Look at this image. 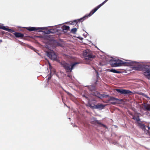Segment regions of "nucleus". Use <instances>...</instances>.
<instances>
[{
  "label": "nucleus",
  "instance_id": "f257e3e1",
  "mask_svg": "<svg viewBox=\"0 0 150 150\" xmlns=\"http://www.w3.org/2000/svg\"><path fill=\"white\" fill-rule=\"evenodd\" d=\"M135 64L137 66L135 67V69L139 71H143L144 75L148 79L150 80V65H142L137 62L134 64Z\"/></svg>",
  "mask_w": 150,
  "mask_h": 150
},
{
  "label": "nucleus",
  "instance_id": "f03ea898",
  "mask_svg": "<svg viewBox=\"0 0 150 150\" xmlns=\"http://www.w3.org/2000/svg\"><path fill=\"white\" fill-rule=\"evenodd\" d=\"M126 62H124L121 60H114L113 61L111 64L112 67H116L121 66L122 65L126 66H135L134 64L136 63V62L133 61L129 60H125Z\"/></svg>",
  "mask_w": 150,
  "mask_h": 150
},
{
  "label": "nucleus",
  "instance_id": "7ed1b4c3",
  "mask_svg": "<svg viewBox=\"0 0 150 150\" xmlns=\"http://www.w3.org/2000/svg\"><path fill=\"white\" fill-rule=\"evenodd\" d=\"M62 67L66 70L67 72H69L67 75L68 77L72 79V76L71 73L72 70L75 68L76 66L79 64L78 62L74 63H67L64 62L61 63Z\"/></svg>",
  "mask_w": 150,
  "mask_h": 150
},
{
  "label": "nucleus",
  "instance_id": "20e7f679",
  "mask_svg": "<svg viewBox=\"0 0 150 150\" xmlns=\"http://www.w3.org/2000/svg\"><path fill=\"white\" fill-rule=\"evenodd\" d=\"M83 56L85 59L91 60V59L94 57L95 56L93 55L91 51L89 50H86L83 52Z\"/></svg>",
  "mask_w": 150,
  "mask_h": 150
},
{
  "label": "nucleus",
  "instance_id": "39448f33",
  "mask_svg": "<svg viewBox=\"0 0 150 150\" xmlns=\"http://www.w3.org/2000/svg\"><path fill=\"white\" fill-rule=\"evenodd\" d=\"M47 56L51 60L57 61V56L53 50L47 51L46 52Z\"/></svg>",
  "mask_w": 150,
  "mask_h": 150
},
{
  "label": "nucleus",
  "instance_id": "423d86ee",
  "mask_svg": "<svg viewBox=\"0 0 150 150\" xmlns=\"http://www.w3.org/2000/svg\"><path fill=\"white\" fill-rule=\"evenodd\" d=\"M48 27H27L26 29L28 30L31 31H33L38 30V32H41L42 30H47Z\"/></svg>",
  "mask_w": 150,
  "mask_h": 150
},
{
  "label": "nucleus",
  "instance_id": "0eeeda50",
  "mask_svg": "<svg viewBox=\"0 0 150 150\" xmlns=\"http://www.w3.org/2000/svg\"><path fill=\"white\" fill-rule=\"evenodd\" d=\"M119 100V99L117 98L112 97H110V98L107 100L106 103H108L109 101H112L114 102H110V103L112 105H115L117 102Z\"/></svg>",
  "mask_w": 150,
  "mask_h": 150
},
{
  "label": "nucleus",
  "instance_id": "6e6552de",
  "mask_svg": "<svg viewBox=\"0 0 150 150\" xmlns=\"http://www.w3.org/2000/svg\"><path fill=\"white\" fill-rule=\"evenodd\" d=\"M116 91L118 93L122 94H127L131 93V92L125 89H116Z\"/></svg>",
  "mask_w": 150,
  "mask_h": 150
},
{
  "label": "nucleus",
  "instance_id": "1a4fd4ad",
  "mask_svg": "<svg viewBox=\"0 0 150 150\" xmlns=\"http://www.w3.org/2000/svg\"><path fill=\"white\" fill-rule=\"evenodd\" d=\"M105 105L102 104L98 103L96 105H94L93 107L95 109H97L100 110L103 109L105 106Z\"/></svg>",
  "mask_w": 150,
  "mask_h": 150
},
{
  "label": "nucleus",
  "instance_id": "9d476101",
  "mask_svg": "<svg viewBox=\"0 0 150 150\" xmlns=\"http://www.w3.org/2000/svg\"><path fill=\"white\" fill-rule=\"evenodd\" d=\"M41 32H43L44 33L46 34H48L50 33H54L55 32V31L54 29H50L46 31H43L42 30Z\"/></svg>",
  "mask_w": 150,
  "mask_h": 150
},
{
  "label": "nucleus",
  "instance_id": "9b49d317",
  "mask_svg": "<svg viewBox=\"0 0 150 150\" xmlns=\"http://www.w3.org/2000/svg\"><path fill=\"white\" fill-rule=\"evenodd\" d=\"M86 16H86V15H85L83 17L79 19L74 20V22H75L76 23L79 22H82L83 21H84L85 19L87 18Z\"/></svg>",
  "mask_w": 150,
  "mask_h": 150
},
{
  "label": "nucleus",
  "instance_id": "f8f14e48",
  "mask_svg": "<svg viewBox=\"0 0 150 150\" xmlns=\"http://www.w3.org/2000/svg\"><path fill=\"white\" fill-rule=\"evenodd\" d=\"M107 1L106 0H105L104 1L103 3L98 5V6H96V7L94 8L92 10V11L93 10L94 11V12H96Z\"/></svg>",
  "mask_w": 150,
  "mask_h": 150
},
{
  "label": "nucleus",
  "instance_id": "ddd939ff",
  "mask_svg": "<svg viewBox=\"0 0 150 150\" xmlns=\"http://www.w3.org/2000/svg\"><path fill=\"white\" fill-rule=\"evenodd\" d=\"M14 35L16 38H22L24 37V35L20 33L15 32L14 33Z\"/></svg>",
  "mask_w": 150,
  "mask_h": 150
},
{
  "label": "nucleus",
  "instance_id": "4468645a",
  "mask_svg": "<svg viewBox=\"0 0 150 150\" xmlns=\"http://www.w3.org/2000/svg\"><path fill=\"white\" fill-rule=\"evenodd\" d=\"M108 71L113 73H116L117 74H119L120 73V71H117L115 69H108Z\"/></svg>",
  "mask_w": 150,
  "mask_h": 150
},
{
  "label": "nucleus",
  "instance_id": "2eb2a0df",
  "mask_svg": "<svg viewBox=\"0 0 150 150\" xmlns=\"http://www.w3.org/2000/svg\"><path fill=\"white\" fill-rule=\"evenodd\" d=\"M139 125L140 128L144 131H145L146 130V126L144 124H143L141 123H139Z\"/></svg>",
  "mask_w": 150,
  "mask_h": 150
},
{
  "label": "nucleus",
  "instance_id": "dca6fc26",
  "mask_svg": "<svg viewBox=\"0 0 150 150\" xmlns=\"http://www.w3.org/2000/svg\"><path fill=\"white\" fill-rule=\"evenodd\" d=\"M96 12H94V11L93 10L92 11V10L90 13L89 14H86V16H87L86 17L87 18H88V17H89L91 16L93 14H94Z\"/></svg>",
  "mask_w": 150,
  "mask_h": 150
},
{
  "label": "nucleus",
  "instance_id": "f3484780",
  "mask_svg": "<svg viewBox=\"0 0 150 150\" xmlns=\"http://www.w3.org/2000/svg\"><path fill=\"white\" fill-rule=\"evenodd\" d=\"M109 95H105V94H100V96L99 98L101 99L102 98H106L107 97H109Z\"/></svg>",
  "mask_w": 150,
  "mask_h": 150
},
{
  "label": "nucleus",
  "instance_id": "a211bd4d",
  "mask_svg": "<svg viewBox=\"0 0 150 150\" xmlns=\"http://www.w3.org/2000/svg\"><path fill=\"white\" fill-rule=\"evenodd\" d=\"M70 27L68 26L64 25L62 27V29L63 30L67 31L69 30Z\"/></svg>",
  "mask_w": 150,
  "mask_h": 150
},
{
  "label": "nucleus",
  "instance_id": "6ab92c4d",
  "mask_svg": "<svg viewBox=\"0 0 150 150\" xmlns=\"http://www.w3.org/2000/svg\"><path fill=\"white\" fill-rule=\"evenodd\" d=\"M93 95L98 97L99 98L100 95V93L98 91H96L93 93Z\"/></svg>",
  "mask_w": 150,
  "mask_h": 150
},
{
  "label": "nucleus",
  "instance_id": "aec40b11",
  "mask_svg": "<svg viewBox=\"0 0 150 150\" xmlns=\"http://www.w3.org/2000/svg\"><path fill=\"white\" fill-rule=\"evenodd\" d=\"M88 88L91 91L95 90L96 89L95 87L93 85H91L90 86H89Z\"/></svg>",
  "mask_w": 150,
  "mask_h": 150
},
{
  "label": "nucleus",
  "instance_id": "412c9836",
  "mask_svg": "<svg viewBox=\"0 0 150 150\" xmlns=\"http://www.w3.org/2000/svg\"><path fill=\"white\" fill-rule=\"evenodd\" d=\"M144 107L146 110L150 111V105H145L144 106Z\"/></svg>",
  "mask_w": 150,
  "mask_h": 150
},
{
  "label": "nucleus",
  "instance_id": "4be33fe9",
  "mask_svg": "<svg viewBox=\"0 0 150 150\" xmlns=\"http://www.w3.org/2000/svg\"><path fill=\"white\" fill-rule=\"evenodd\" d=\"M77 31V29L76 28H74L72 29L71 30V32L73 33H75Z\"/></svg>",
  "mask_w": 150,
  "mask_h": 150
},
{
  "label": "nucleus",
  "instance_id": "5701e85b",
  "mask_svg": "<svg viewBox=\"0 0 150 150\" xmlns=\"http://www.w3.org/2000/svg\"><path fill=\"white\" fill-rule=\"evenodd\" d=\"M133 119L136 120L138 122L140 121V119L139 118V116L135 117H133Z\"/></svg>",
  "mask_w": 150,
  "mask_h": 150
},
{
  "label": "nucleus",
  "instance_id": "b1692460",
  "mask_svg": "<svg viewBox=\"0 0 150 150\" xmlns=\"http://www.w3.org/2000/svg\"><path fill=\"white\" fill-rule=\"evenodd\" d=\"M98 123L99 125V126L100 127H106V126L105 125H103V124H101L100 123L98 122Z\"/></svg>",
  "mask_w": 150,
  "mask_h": 150
},
{
  "label": "nucleus",
  "instance_id": "393cba45",
  "mask_svg": "<svg viewBox=\"0 0 150 150\" xmlns=\"http://www.w3.org/2000/svg\"><path fill=\"white\" fill-rule=\"evenodd\" d=\"M96 71V77H97V79H98V78H99V74H98V72L96 71V70H95Z\"/></svg>",
  "mask_w": 150,
  "mask_h": 150
},
{
  "label": "nucleus",
  "instance_id": "a878e982",
  "mask_svg": "<svg viewBox=\"0 0 150 150\" xmlns=\"http://www.w3.org/2000/svg\"><path fill=\"white\" fill-rule=\"evenodd\" d=\"M56 45L57 46H62V45L60 43L58 42H56Z\"/></svg>",
  "mask_w": 150,
  "mask_h": 150
},
{
  "label": "nucleus",
  "instance_id": "bb28decb",
  "mask_svg": "<svg viewBox=\"0 0 150 150\" xmlns=\"http://www.w3.org/2000/svg\"><path fill=\"white\" fill-rule=\"evenodd\" d=\"M76 23L75 22H74V20L72 22H71L70 24L71 25H74Z\"/></svg>",
  "mask_w": 150,
  "mask_h": 150
},
{
  "label": "nucleus",
  "instance_id": "cd10ccee",
  "mask_svg": "<svg viewBox=\"0 0 150 150\" xmlns=\"http://www.w3.org/2000/svg\"><path fill=\"white\" fill-rule=\"evenodd\" d=\"M30 48L32 50H33L35 51V49L34 48H33V47L31 46Z\"/></svg>",
  "mask_w": 150,
  "mask_h": 150
},
{
  "label": "nucleus",
  "instance_id": "c85d7f7f",
  "mask_svg": "<svg viewBox=\"0 0 150 150\" xmlns=\"http://www.w3.org/2000/svg\"><path fill=\"white\" fill-rule=\"evenodd\" d=\"M64 90V91L66 92V93L68 94V95H70V93L69 92H67V91H66L65 90Z\"/></svg>",
  "mask_w": 150,
  "mask_h": 150
},
{
  "label": "nucleus",
  "instance_id": "c756f323",
  "mask_svg": "<svg viewBox=\"0 0 150 150\" xmlns=\"http://www.w3.org/2000/svg\"><path fill=\"white\" fill-rule=\"evenodd\" d=\"M94 105L93 106H92L91 105H90V107L92 108H93V109H94Z\"/></svg>",
  "mask_w": 150,
  "mask_h": 150
},
{
  "label": "nucleus",
  "instance_id": "7c9ffc66",
  "mask_svg": "<svg viewBox=\"0 0 150 150\" xmlns=\"http://www.w3.org/2000/svg\"><path fill=\"white\" fill-rule=\"evenodd\" d=\"M117 144V142H114L113 143V144L115 145V144Z\"/></svg>",
  "mask_w": 150,
  "mask_h": 150
},
{
  "label": "nucleus",
  "instance_id": "2f4dec72",
  "mask_svg": "<svg viewBox=\"0 0 150 150\" xmlns=\"http://www.w3.org/2000/svg\"><path fill=\"white\" fill-rule=\"evenodd\" d=\"M51 76H49L48 78V80H49L50 79H51Z\"/></svg>",
  "mask_w": 150,
  "mask_h": 150
},
{
  "label": "nucleus",
  "instance_id": "473e14b6",
  "mask_svg": "<svg viewBox=\"0 0 150 150\" xmlns=\"http://www.w3.org/2000/svg\"><path fill=\"white\" fill-rule=\"evenodd\" d=\"M147 127L148 128V131L150 129V127H149V126H147Z\"/></svg>",
  "mask_w": 150,
  "mask_h": 150
},
{
  "label": "nucleus",
  "instance_id": "72a5a7b5",
  "mask_svg": "<svg viewBox=\"0 0 150 150\" xmlns=\"http://www.w3.org/2000/svg\"><path fill=\"white\" fill-rule=\"evenodd\" d=\"M145 97H146V98H148V96H147V95H145Z\"/></svg>",
  "mask_w": 150,
  "mask_h": 150
},
{
  "label": "nucleus",
  "instance_id": "f704fd0d",
  "mask_svg": "<svg viewBox=\"0 0 150 150\" xmlns=\"http://www.w3.org/2000/svg\"><path fill=\"white\" fill-rule=\"evenodd\" d=\"M2 40L0 39V42H2Z\"/></svg>",
  "mask_w": 150,
  "mask_h": 150
},
{
  "label": "nucleus",
  "instance_id": "c9c22d12",
  "mask_svg": "<svg viewBox=\"0 0 150 150\" xmlns=\"http://www.w3.org/2000/svg\"><path fill=\"white\" fill-rule=\"evenodd\" d=\"M73 126L74 127L75 126H76L75 125H73Z\"/></svg>",
  "mask_w": 150,
  "mask_h": 150
},
{
  "label": "nucleus",
  "instance_id": "e433bc0d",
  "mask_svg": "<svg viewBox=\"0 0 150 150\" xmlns=\"http://www.w3.org/2000/svg\"><path fill=\"white\" fill-rule=\"evenodd\" d=\"M82 39H83V38H81V40H82Z\"/></svg>",
  "mask_w": 150,
  "mask_h": 150
},
{
  "label": "nucleus",
  "instance_id": "4c0bfd02",
  "mask_svg": "<svg viewBox=\"0 0 150 150\" xmlns=\"http://www.w3.org/2000/svg\"><path fill=\"white\" fill-rule=\"evenodd\" d=\"M108 0H106V1H108Z\"/></svg>",
  "mask_w": 150,
  "mask_h": 150
}]
</instances>
